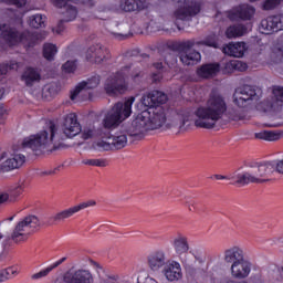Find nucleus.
<instances>
[{"label": "nucleus", "instance_id": "obj_1", "mask_svg": "<svg viewBox=\"0 0 283 283\" xmlns=\"http://www.w3.org/2000/svg\"><path fill=\"white\" fill-rule=\"evenodd\" d=\"M166 123L167 109L163 106H157L142 112L132 122L124 123L123 129L129 136H142L145 132L160 129Z\"/></svg>", "mask_w": 283, "mask_h": 283}, {"label": "nucleus", "instance_id": "obj_2", "mask_svg": "<svg viewBox=\"0 0 283 283\" xmlns=\"http://www.w3.org/2000/svg\"><path fill=\"white\" fill-rule=\"evenodd\" d=\"M134 101V97H132L124 103H116L102 120L104 128H99L97 130L91 127L84 128L82 130L83 140H90V138H105L107 136V129H116L125 118H129Z\"/></svg>", "mask_w": 283, "mask_h": 283}, {"label": "nucleus", "instance_id": "obj_3", "mask_svg": "<svg viewBox=\"0 0 283 283\" xmlns=\"http://www.w3.org/2000/svg\"><path fill=\"white\" fill-rule=\"evenodd\" d=\"M226 113L227 102L224 97L216 92H211L206 106H201L196 111L197 119L195 125L203 129H213L216 123L221 120Z\"/></svg>", "mask_w": 283, "mask_h": 283}, {"label": "nucleus", "instance_id": "obj_4", "mask_svg": "<svg viewBox=\"0 0 283 283\" xmlns=\"http://www.w3.org/2000/svg\"><path fill=\"white\" fill-rule=\"evenodd\" d=\"M56 139V126L50 124L49 128L25 138L22 143V147H29L32 151H56V149H63L65 145Z\"/></svg>", "mask_w": 283, "mask_h": 283}, {"label": "nucleus", "instance_id": "obj_5", "mask_svg": "<svg viewBox=\"0 0 283 283\" xmlns=\"http://www.w3.org/2000/svg\"><path fill=\"white\" fill-rule=\"evenodd\" d=\"M40 227L41 219L34 214H29L15 224L11 237H6L3 239V234L0 232V253H6L8 247H10V240H13V242H21L30 229L36 231Z\"/></svg>", "mask_w": 283, "mask_h": 283}, {"label": "nucleus", "instance_id": "obj_6", "mask_svg": "<svg viewBox=\"0 0 283 283\" xmlns=\"http://www.w3.org/2000/svg\"><path fill=\"white\" fill-rule=\"evenodd\" d=\"M271 174H273V166L271 163L254 164L243 175L237 176V185H249L250 182L255 185H262L270 182Z\"/></svg>", "mask_w": 283, "mask_h": 283}, {"label": "nucleus", "instance_id": "obj_7", "mask_svg": "<svg viewBox=\"0 0 283 283\" xmlns=\"http://www.w3.org/2000/svg\"><path fill=\"white\" fill-rule=\"evenodd\" d=\"M0 39H3L8 45L22 43L27 48H32L41 39V34L38 32L30 33V31L21 33L15 28L10 27V24H0Z\"/></svg>", "mask_w": 283, "mask_h": 283}, {"label": "nucleus", "instance_id": "obj_8", "mask_svg": "<svg viewBox=\"0 0 283 283\" xmlns=\"http://www.w3.org/2000/svg\"><path fill=\"white\" fill-rule=\"evenodd\" d=\"M172 3L177 7L174 12L176 21H191L202 10L200 2L193 0H172Z\"/></svg>", "mask_w": 283, "mask_h": 283}, {"label": "nucleus", "instance_id": "obj_9", "mask_svg": "<svg viewBox=\"0 0 283 283\" xmlns=\"http://www.w3.org/2000/svg\"><path fill=\"white\" fill-rule=\"evenodd\" d=\"M260 96H262V90L251 85L237 88L233 94L234 103L238 107H249V105L258 103Z\"/></svg>", "mask_w": 283, "mask_h": 283}, {"label": "nucleus", "instance_id": "obj_10", "mask_svg": "<svg viewBox=\"0 0 283 283\" xmlns=\"http://www.w3.org/2000/svg\"><path fill=\"white\" fill-rule=\"evenodd\" d=\"M127 135L128 133L125 132L122 125V132L112 133L106 130L105 138L107 139V142L101 140L94 143L93 147H95L96 145V147H99V149H104V151H109L111 149H125V147H127Z\"/></svg>", "mask_w": 283, "mask_h": 283}, {"label": "nucleus", "instance_id": "obj_11", "mask_svg": "<svg viewBox=\"0 0 283 283\" xmlns=\"http://www.w3.org/2000/svg\"><path fill=\"white\" fill-rule=\"evenodd\" d=\"M104 90L108 96H116V94H123L127 90V82H125V75L120 72L109 76L104 85Z\"/></svg>", "mask_w": 283, "mask_h": 283}, {"label": "nucleus", "instance_id": "obj_12", "mask_svg": "<svg viewBox=\"0 0 283 283\" xmlns=\"http://www.w3.org/2000/svg\"><path fill=\"white\" fill-rule=\"evenodd\" d=\"M64 283H94V275L90 270L77 269L64 275Z\"/></svg>", "mask_w": 283, "mask_h": 283}, {"label": "nucleus", "instance_id": "obj_13", "mask_svg": "<svg viewBox=\"0 0 283 283\" xmlns=\"http://www.w3.org/2000/svg\"><path fill=\"white\" fill-rule=\"evenodd\" d=\"M62 129L66 138H74V136L81 134V124L76 118V114L71 113L64 117Z\"/></svg>", "mask_w": 283, "mask_h": 283}, {"label": "nucleus", "instance_id": "obj_14", "mask_svg": "<svg viewBox=\"0 0 283 283\" xmlns=\"http://www.w3.org/2000/svg\"><path fill=\"white\" fill-rule=\"evenodd\" d=\"M75 0H51L54 8L62 10L63 17H66V21H74L78 14V9L74 6Z\"/></svg>", "mask_w": 283, "mask_h": 283}, {"label": "nucleus", "instance_id": "obj_15", "mask_svg": "<svg viewBox=\"0 0 283 283\" xmlns=\"http://www.w3.org/2000/svg\"><path fill=\"white\" fill-rule=\"evenodd\" d=\"M167 103V94L160 91H153L142 97V104L148 109H155Z\"/></svg>", "mask_w": 283, "mask_h": 283}, {"label": "nucleus", "instance_id": "obj_16", "mask_svg": "<svg viewBox=\"0 0 283 283\" xmlns=\"http://www.w3.org/2000/svg\"><path fill=\"white\" fill-rule=\"evenodd\" d=\"M255 14V8L249 4H241L229 13L230 21H251Z\"/></svg>", "mask_w": 283, "mask_h": 283}, {"label": "nucleus", "instance_id": "obj_17", "mask_svg": "<svg viewBox=\"0 0 283 283\" xmlns=\"http://www.w3.org/2000/svg\"><path fill=\"white\" fill-rule=\"evenodd\" d=\"M87 207H96V201L88 200L86 202L80 203L78 206L57 212L55 216L51 218V220H53V222H63V220H67V218H72L74 213H78V211L83 209H87Z\"/></svg>", "mask_w": 283, "mask_h": 283}, {"label": "nucleus", "instance_id": "obj_18", "mask_svg": "<svg viewBox=\"0 0 283 283\" xmlns=\"http://www.w3.org/2000/svg\"><path fill=\"white\" fill-rule=\"evenodd\" d=\"M86 60L91 63H103L104 61H109V51L101 45H92L86 52Z\"/></svg>", "mask_w": 283, "mask_h": 283}, {"label": "nucleus", "instance_id": "obj_19", "mask_svg": "<svg viewBox=\"0 0 283 283\" xmlns=\"http://www.w3.org/2000/svg\"><path fill=\"white\" fill-rule=\"evenodd\" d=\"M261 30H263L265 34L280 32V30H283V15H270L266 19H263L261 21Z\"/></svg>", "mask_w": 283, "mask_h": 283}, {"label": "nucleus", "instance_id": "obj_20", "mask_svg": "<svg viewBox=\"0 0 283 283\" xmlns=\"http://www.w3.org/2000/svg\"><path fill=\"white\" fill-rule=\"evenodd\" d=\"M169 262V256L164 250H157L148 255V266L151 271L165 269Z\"/></svg>", "mask_w": 283, "mask_h": 283}, {"label": "nucleus", "instance_id": "obj_21", "mask_svg": "<svg viewBox=\"0 0 283 283\" xmlns=\"http://www.w3.org/2000/svg\"><path fill=\"white\" fill-rule=\"evenodd\" d=\"M231 275L235 280H244L249 277L251 273V263L244 259L234 263L230 268Z\"/></svg>", "mask_w": 283, "mask_h": 283}, {"label": "nucleus", "instance_id": "obj_22", "mask_svg": "<svg viewBox=\"0 0 283 283\" xmlns=\"http://www.w3.org/2000/svg\"><path fill=\"white\" fill-rule=\"evenodd\" d=\"M163 274L168 282H178V280L182 279V268L177 261H170L163 269Z\"/></svg>", "mask_w": 283, "mask_h": 283}, {"label": "nucleus", "instance_id": "obj_23", "mask_svg": "<svg viewBox=\"0 0 283 283\" xmlns=\"http://www.w3.org/2000/svg\"><path fill=\"white\" fill-rule=\"evenodd\" d=\"M244 260V250L238 245H233L223 252V261L226 264H237L238 262H242Z\"/></svg>", "mask_w": 283, "mask_h": 283}, {"label": "nucleus", "instance_id": "obj_24", "mask_svg": "<svg viewBox=\"0 0 283 283\" xmlns=\"http://www.w3.org/2000/svg\"><path fill=\"white\" fill-rule=\"evenodd\" d=\"M99 84H101V76L98 75L92 76L87 81L80 83L75 87L74 92L71 94V101H76V96L81 92H85V90H95V87H98Z\"/></svg>", "mask_w": 283, "mask_h": 283}, {"label": "nucleus", "instance_id": "obj_25", "mask_svg": "<svg viewBox=\"0 0 283 283\" xmlns=\"http://www.w3.org/2000/svg\"><path fill=\"white\" fill-rule=\"evenodd\" d=\"M247 44L244 42L229 43L222 49L223 54L228 56H234L235 59H242L247 51Z\"/></svg>", "mask_w": 283, "mask_h": 283}, {"label": "nucleus", "instance_id": "obj_26", "mask_svg": "<svg viewBox=\"0 0 283 283\" xmlns=\"http://www.w3.org/2000/svg\"><path fill=\"white\" fill-rule=\"evenodd\" d=\"M172 248L177 255H187L189 253V240L185 234L178 233L172 240Z\"/></svg>", "mask_w": 283, "mask_h": 283}, {"label": "nucleus", "instance_id": "obj_27", "mask_svg": "<svg viewBox=\"0 0 283 283\" xmlns=\"http://www.w3.org/2000/svg\"><path fill=\"white\" fill-rule=\"evenodd\" d=\"M25 163L24 155H14L11 158H8L6 161L2 163L0 166V171H12V169H19V167H23Z\"/></svg>", "mask_w": 283, "mask_h": 283}, {"label": "nucleus", "instance_id": "obj_28", "mask_svg": "<svg viewBox=\"0 0 283 283\" xmlns=\"http://www.w3.org/2000/svg\"><path fill=\"white\" fill-rule=\"evenodd\" d=\"M218 72H220V64L218 63L202 64L199 69H197V74L201 78H213Z\"/></svg>", "mask_w": 283, "mask_h": 283}, {"label": "nucleus", "instance_id": "obj_29", "mask_svg": "<svg viewBox=\"0 0 283 283\" xmlns=\"http://www.w3.org/2000/svg\"><path fill=\"white\" fill-rule=\"evenodd\" d=\"M120 10L124 12H136V10H145L147 8V3L145 0H125L119 4Z\"/></svg>", "mask_w": 283, "mask_h": 283}, {"label": "nucleus", "instance_id": "obj_30", "mask_svg": "<svg viewBox=\"0 0 283 283\" xmlns=\"http://www.w3.org/2000/svg\"><path fill=\"white\" fill-rule=\"evenodd\" d=\"M179 59L184 65H196L200 63L202 55L200 52L192 50L186 53H180Z\"/></svg>", "mask_w": 283, "mask_h": 283}, {"label": "nucleus", "instance_id": "obj_31", "mask_svg": "<svg viewBox=\"0 0 283 283\" xmlns=\"http://www.w3.org/2000/svg\"><path fill=\"white\" fill-rule=\"evenodd\" d=\"M22 81H24L28 87H32L34 83L41 81V73H39L36 69L28 67L22 74Z\"/></svg>", "mask_w": 283, "mask_h": 283}, {"label": "nucleus", "instance_id": "obj_32", "mask_svg": "<svg viewBox=\"0 0 283 283\" xmlns=\"http://www.w3.org/2000/svg\"><path fill=\"white\" fill-rule=\"evenodd\" d=\"M181 263L184 264V269L186 270V273L190 275V277H198V269L193 266V264H196V256L184 255L181 258Z\"/></svg>", "mask_w": 283, "mask_h": 283}, {"label": "nucleus", "instance_id": "obj_33", "mask_svg": "<svg viewBox=\"0 0 283 283\" xmlns=\"http://www.w3.org/2000/svg\"><path fill=\"white\" fill-rule=\"evenodd\" d=\"M247 34V27L244 24H233L226 30L227 39H238Z\"/></svg>", "mask_w": 283, "mask_h": 283}, {"label": "nucleus", "instance_id": "obj_34", "mask_svg": "<svg viewBox=\"0 0 283 283\" xmlns=\"http://www.w3.org/2000/svg\"><path fill=\"white\" fill-rule=\"evenodd\" d=\"M235 70H238L239 72H242V70H247V64L238 60H231L223 64L222 72L223 74H231L232 72H235Z\"/></svg>", "mask_w": 283, "mask_h": 283}, {"label": "nucleus", "instance_id": "obj_35", "mask_svg": "<svg viewBox=\"0 0 283 283\" xmlns=\"http://www.w3.org/2000/svg\"><path fill=\"white\" fill-rule=\"evenodd\" d=\"M195 45H198V41L196 40H186V41H181L175 44L176 50H178L179 52H181V54H186L187 52H191L192 48H195Z\"/></svg>", "mask_w": 283, "mask_h": 283}, {"label": "nucleus", "instance_id": "obj_36", "mask_svg": "<svg viewBox=\"0 0 283 283\" xmlns=\"http://www.w3.org/2000/svg\"><path fill=\"white\" fill-rule=\"evenodd\" d=\"M67 258H62L60 261L55 262L53 265L33 274L32 280H41V277H45L49 273L52 272L53 269H56V266H61V264H63V262H65Z\"/></svg>", "mask_w": 283, "mask_h": 283}, {"label": "nucleus", "instance_id": "obj_37", "mask_svg": "<svg viewBox=\"0 0 283 283\" xmlns=\"http://www.w3.org/2000/svg\"><path fill=\"white\" fill-rule=\"evenodd\" d=\"M10 70H19V63L11 61L10 63L0 64V81H3L8 76Z\"/></svg>", "mask_w": 283, "mask_h": 283}, {"label": "nucleus", "instance_id": "obj_38", "mask_svg": "<svg viewBox=\"0 0 283 283\" xmlns=\"http://www.w3.org/2000/svg\"><path fill=\"white\" fill-rule=\"evenodd\" d=\"M29 25L31 28H45V15L43 14H34L29 18Z\"/></svg>", "mask_w": 283, "mask_h": 283}, {"label": "nucleus", "instance_id": "obj_39", "mask_svg": "<svg viewBox=\"0 0 283 283\" xmlns=\"http://www.w3.org/2000/svg\"><path fill=\"white\" fill-rule=\"evenodd\" d=\"M255 138H259L260 140H277L280 138V134L273 130H263L261 133H256Z\"/></svg>", "mask_w": 283, "mask_h": 283}, {"label": "nucleus", "instance_id": "obj_40", "mask_svg": "<svg viewBox=\"0 0 283 283\" xmlns=\"http://www.w3.org/2000/svg\"><path fill=\"white\" fill-rule=\"evenodd\" d=\"M56 45L54 44H44L43 48V56L46 61H54V56L56 55Z\"/></svg>", "mask_w": 283, "mask_h": 283}, {"label": "nucleus", "instance_id": "obj_41", "mask_svg": "<svg viewBox=\"0 0 283 283\" xmlns=\"http://www.w3.org/2000/svg\"><path fill=\"white\" fill-rule=\"evenodd\" d=\"M43 96H56L59 94V84L51 83L49 85H45L42 90Z\"/></svg>", "mask_w": 283, "mask_h": 283}, {"label": "nucleus", "instance_id": "obj_42", "mask_svg": "<svg viewBox=\"0 0 283 283\" xmlns=\"http://www.w3.org/2000/svg\"><path fill=\"white\" fill-rule=\"evenodd\" d=\"M11 275H17V270L7 268L0 271V283L8 282Z\"/></svg>", "mask_w": 283, "mask_h": 283}, {"label": "nucleus", "instance_id": "obj_43", "mask_svg": "<svg viewBox=\"0 0 283 283\" xmlns=\"http://www.w3.org/2000/svg\"><path fill=\"white\" fill-rule=\"evenodd\" d=\"M122 28L123 30L120 33L113 32L115 39H119V41H123V39H128L132 35L129 32V24L123 23Z\"/></svg>", "mask_w": 283, "mask_h": 283}, {"label": "nucleus", "instance_id": "obj_44", "mask_svg": "<svg viewBox=\"0 0 283 283\" xmlns=\"http://www.w3.org/2000/svg\"><path fill=\"white\" fill-rule=\"evenodd\" d=\"M62 70L66 72V74L76 72V61H67L62 65Z\"/></svg>", "mask_w": 283, "mask_h": 283}, {"label": "nucleus", "instance_id": "obj_45", "mask_svg": "<svg viewBox=\"0 0 283 283\" xmlns=\"http://www.w3.org/2000/svg\"><path fill=\"white\" fill-rule=\"evenodd\" d=\"M145 76V73L140 69H135L130 73V77L134 81V83H140V80Z\"/></svg>", "mask_w": 283, "mask_h": 283}, {"label": "nucleus", "instance_id": "obj_46", "mask_svg": "<svg viewBox=\"0 0 283 283\" xmlns=\"http://www.w3.org/2000/svg\"><path fill=\"white\" fill-rule=\"evenodd\" d=\"M83 164L90 165L91 167H105V160L103 159H86Z\"/></svg>", "mask_w": 283, "mask_h": 283}, {"label": "nucleus", "instance_id": "obj_47", "mask_svg": "<svg viewBox=\"0 0 283 283\" xmlns=\"http://www.w3.org/2000/svg\"><path fill=\"white\" fill-rule=\"evenodd\" d=\"M197 45H207L208 48L218 49V42H216V40H213V38H207L203 41H198Z\"/></svg>", "mask_w": 283, "mask_h": 283}, {"label": "nucleus", "instance_id": "obj_48", "mask_svg": "<svg viewBox=\"0 0 283 283\" xmlns=\"http://www.w3.org/2000/svg\"><path fill=\"white\" fill-rule=\"evenodd\" d=\"M274 98L280 105H283V87H276L273 90Z\"/></svg>", "mask_w": 283, "mask_h": 283}, {"label": "nucleus", "instance_id": "obj_49", "mask_svg": "<svg viewBox=\"0 0 283 283\" xmlns=\"http://www.w3.org/2000/svg\"><path fill=\"white\" fill-rule=\"evenodd\" d=\"M229 116L231 120H244V115L238 109L230 111Z\"/></svg>", "mask_w": 283, "mask_h": 283}, {"label": "nucleus", "instance_id": "obj_50", "mask_svg": "<svg viewBox=\"0 0 283 283\" xmlns=\"http://www.w3.org/2000/svg\"><path fill=\"white\" fill-rule=\"evenodd\" d=\"M69 21H72V20H67V15H64V18L59 21L57 27L55 29L56 34H61V32L65 30V27L63 24L69 23Z\"/></svg>", "mask_w": 283, "mask_h": 283}, {"label": "nucleus", "instance_id": "obj_51", "mask_svg": "<svg viewBox=\"0 0 283 283\" xmlns=\"http://www.w3.org/2000/svg\"><path fill=\"white\" fill-rule=\"evenodd\" d=\"M74 3H80L81 6H84V8H94V6H96V1L94 0H75Z\"/></svg>", "mask_w": 283, "mask_h": 283}, {"label": "nucleus", "instance_id": "obj_52", "mask_svg": "<svg viewBox=\"0 0 283 283\" xmlns=\"http://www.w3.org/2000/svg\"><path fill=\"white\" fill-rule=\"evenodd\" d=\"M280 3H282V0H268L264 3V10H273V8H275V6H280Z\"/></svg>", "mask_w": 283, "mask_h": 283}, {"label": "nucleus", "instance_id": "obj_53", "mask_svg": "<svg viewBox=\"0 0 283 283\" xmlns=\"http://www.w3.org/2000/svg\"><path fill=\"white\" fill-rule=\"evenodd\" d=\"M4 3H10L11 6H17V8H23L25 3H28V0H1Z\"/></svg>", "mask_w": 283, "mask_h": 283}, {"label": "nucleus", "instance_id": "obj_54", "mask_svg": "<svg viewBox=\"0 0 283 283\" xmlns=\"http://www.w3.org/2000/svg\"><path fill=\"white\" fill-rule=\"evenodd\" d=\"M258 108L263 109V112H271V109H273V104L270 101H264L258 106Z\"/></svg>", "mask_w": 283, "mask_h": 283}, {"label": "nucleus", "instance_id": "obj_55", "mask_svg": "<svg viewBox=\"0 0 283 283\" xmlns=\"http://www.w3.org/2000/svg\"><path fill=\"white\" fill-rule=\"evenodd\" d=\"M10 198L8 193H1L0 195V205H3V202H7V200Z\"/></svg>", "mask_w": 283, "mask_h": 283}, {"label": "nucleus", "instance_id": "obj_56", "mask_svg": "<svg viewBox=\"0 0 283 283\" xmlns=\"http://www.w3.org/2000/svg\"><path fill=\"white\" fill-rule=\"evenodd\" d=\"M161 78H163V75H160V73H154L153 74L154 83H158Z\"/></svg>", "mask_w": 283, "mask_h": 283}, {"label": "nucleus", "instance_id": "obj_57", "mask_svg": "<svg viewBox=\"0 0 283 283\" xmlns=\"http://www.w3.org/2000/svg\"><path fill=\"white\" fill-rule=\"evenodd\" d=\"M187 123H189V118H184L182 120H181V123H180V129H182V127H185V125H187Z\"/></svg>", "mask_w": 283, "mask_h": 283}, {"label": "nucleus", "instance_id": "obj_58", "mask_svg": "<svg viewBox=\"0 0 283 283\" xmlns=\"http://www.w3.org/2000/svg\"><path fill=\"white\" fill-rule=\"evenodd\" d=\"M214 178L217 180H227V176H222V175H214Z\"/></svg>", "mask_w": 283, "mask_h": 283}, {"label": "nucleus", "instance_id": "obj_59", "mask_svg": "<svg viewBox=\"0 0 283 283\" xmlns=\"http://www.w3.org/2000/svg\"><path fill=\"white\" fill-rule=\"evenodd\" d=\"M154 65L156 70H163V63H155Z\"/></svg>", "mask_w": 283, "mask_h": 283}, {"label": "nucleus", "instance_id": "obj_60", "mask_svg": "<svg viewBox=\"0 0 283 283\" xmlns=\"http://www.w3.org/2000/svg\"><path fill=\"white\" fill-rule=\"evenodd\" d=\"M116 280L115 277H109L108 280L104 281V283H116L114 282Z\"/></svg>", "mask_w": 283, "mask_h": 283}, {"label": "nucleus", "instance_id": "obj_61", "mask_svg": "<svg viewBox=\"0 0 283 283\" xmlns=\"http://www.w3.org/2000/svg\"><path fill=\"white\" fill-rule=\"evenodd\" d=\"M3 94H6V90L4 88H0V101H1V98H3Z\"/></svg>", "mask_w": 283, "mask_h": 283}, {"label": "nucleus", "instance_id": "obj_62", "mask_svg": "<svg viewBox=\"0 0 283 283\" xmlns=\"http://www.w3.org/2000/svg\"><path fill=\"white\" fill-rule=\"evenodd\" d=\"M91 263L93 264V266H97V269H101V265L96 261H91Z\"/></svg>", "mask_w": 283, "mask_h": 283}, {"label": "nucleus", "instance_id": "obj_63", "mask_svg": "<svg viewBox=\"0 0 283 283\" xmlns=\"http://www.w3.org/2000/svg\"><path fill=\"white\" fill-rule=\"evenodd\" d=\"M6 114V111L3 109V106H0V116H3Z\"/></svg>", "mask_w": 283, "mask_h": 283}, {"label": "nucleus", "instance_id": "obj_64", "mask_svg": "<svg viewBox=\"0 0 283 283\" xmlns=\"http://www.w3.org/2000/svg\"><path fill=\"white\" fill-rule=\"evenodd\" d=\"M148 283H156V280H154V279H148Z\"/></svg>", "mask_w": 283, "mask_h": 283}]
</instances>
